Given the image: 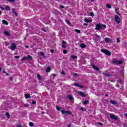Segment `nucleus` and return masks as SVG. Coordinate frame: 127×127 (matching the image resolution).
<instances>
[{
	"instance_id": "obj_1",
	"label": "nucleus",
	"mask_w": 127,
	"mask_h": 127,
	"mask_svg": "<svg viewBox=\"0 0 127 127\" xmlns=\"http://www.w3.org/2000/svg\"><path fill=\"white\" fill-rule=\"evenodd\" d=\"M30 60H32V57H31L30 55L25 56L21 59L22 61H30Z\"/></svg>"
},
{
	"instance_id": "obj_2",
	"label": "nucleus",
	"mask_w": 127,
	"mask_h": 127,
	"mask_svg": "<svg viewBox=\"0 0 127 127\" xmlns=\"http://www.w3.org/2000/svg\"><path fill=\"white\" fill-rule=\"evenodd\" d=\"M101 52L102 53H104V54H106V55H107L108 56H111L112 55V53L110 52V51L107 50L105 49H102L101 50Z\"/></svg>"
},
{
	"instance_id": "obj_3",
	"label": "nucleus",
	"mask_w": 127,
	"mask_h": 127,
	"mask_svg": "<svg viewBox=\"0 0 127 127\" xmlns=\"http://www.w3.org/2000/svg\"><path fill=\"white\" fill-rule=\"evenodd\" d=\"M112 63L114 65H119L120 64H123V61L114 60L112 61Z\"/></svg>"
},
{
	"instance_id": "obj_4",
	"label": "nucleus",
	"mask_w": 127,
	"mask_h": 127,
	"mask_svg": "<svg viewBox=\"0 0 127 127\" xmlns=\"http://www.w3.org/2000/svg\"><path fill=\"white\" fill-rule=\"evenodd\" d=\"M8 48H9V49H11V50H12V51H14V50H15V49H16V44H15V43H13L12 44L11 46L8 47Z\"/></svg>"
},
{
	"instance_id": "obj_5",
	"label": "nucleus",
	"mask_w": 127,
	"mask_h": 127,
	"mask_svg": "<svg viewBox=\"0 0 127 127\" xmlns=\"http://www.w3.org/2000/svg\"><path fill=\"white\" fill-rule=\"evenodd\" d=\"M61 113H63V115L66 114L67 115H72V112H70L69 110H67V111H64V110H61Z\"/></svg>"
},
{
	"instance_id": "obj_6",
	"label": "nucleus",
	"mask_w": 127,
	"mask_h": 127,
	"mask_svg": "<svg viewBox=\"0 0 127 127\" xmlns=\"http://www.w3.org/2000/svg\"><path fill=\"white\" fill-rule=\"evenodd\" d=\"M115 20L117 23H121V18L118 15L115 16Z\"/></svg>"
},
{
	"instance_id": "obj_7",
	"label": "nucleus",
	"mask_w": 127,
	"mask_h": 127,
	"mask_svg": "<svg viewBox=\"0 0 127 127\" xmlns=\"http://www.w3.org/2000/svg\"><path fill=\"white\" fill-rule=\"evenodd\" d=\"M102 27L103 26L100 24H96L95 29L96 30H100V29H102Z\"/></svg>"
},
{
	"instance_id": "obj_8",
	"label": "nucleus",
	"mask_w": 127,
	"mask_h": 127,
	"mask_svg": "<svg viewBox=\"0 0 127 127\" xmlns=\"http://www.w3.org/2000/svg\"><path fill=\"white\" fill-rule=\"evenodd\" d=\"M110 118L111 119H112V120H114L115 121H118L119 119L117 118V116L114 114H111L110 115Z\"/></svg>"
},
{
	"instance_id": "obj_9",
	"label": "nucleus",
	"mask_w": 127,
	"mask_h": 127,
	"mask_svg": "<svg viewBox=\"0 0 127 127\" xmlns=\"http://www.w3.org/2000/svg\"><path fill=\"white\" fill-rule=\"evenodd\" d=\"M78 95L83 97H86V93L83 91H78Z\"/></svg>"
},
{
	"instance_id": "obj_10",
	"label": "nucleus",
	"mask_w": 127,
	"mask_h": 127,
	"mask_svg": "<svg viewBox=\"0 0 127 127\" xmlns=\"http://www.w3.org/2000/svg\"><path fill=\"white\" fill-rule=\"evenodd\" d=\"M74 86H75V87H79V88H81L82 89H83V88H84V86L79 84V83H78L77 82H75L74 83Z\"/></svg>"
},
{
	"instance_id": "obj_11",
	"label": "nucleus",
	"mask_w": 127,
	"mask_h": 127,
	"mask_svg": "<svg viewBox=\"0 0 127 127\" xmlns=\"http://www.w3.org/2000/svg\"><path fill=\"white\" fill-rule=\"evenodd\" d=\"M2 24H4V25H7L8 24V22H7L5 20H2Z\"/></svg>"
},
{
	"instance_id": "obj_12",
	"label": "nucleus",
	"mask_w": 127,
	"mask_h": 127,
	"mask_svg": "<svg viewBox=\"0 0 127 127\" xmlns=\"http://www.w3.org/2000/svg\"><path fill=\"white\" fill-rule=\"evenodd\" d=\"M4 34H5L6 36H10V34H9V32H7V31H4Z\"/></svg>"
},
{
	"instance_id": "obj_13",
	"label": "nucleus",
	"mask_w": 127,
	"mask_h": 127,
	"mask_svg": "<svg viewBox=\"0 0 127 127\" xmlns=\"http://www.w3.org/2000/svg\"><path fill=\"white\" fill-rule=\"evenodd\" d=\"M50 71H51V67L49 66L46 68V72H47V73H49V72H50Z\"/></svg>"
},
{
	"instance_id": "obj_14",
	"label": "nucleus",
	"mask_w": 127,
	"mask_h": 127,
	"mask_svg": "<svg viewBox=\"0 0 127 127\" xmlns=\"http://www.w3.org/2000/svg\"><path fill=\"white\" fill-rule=\"evenodd\" d=\"M80 47H81V48H82V49L86 48V47H87V46L84 43H81L80 44Z\"/></svg>"
},
{
	"instance_id": "obj_15",
	"label": "nucleus",
	"mask_w": 127,
	"mask_h": 127,
	"mask_svg": "<svg viewBox=\"0 0 127 127\" xmlns=\"http://www.w3.org/2000/svg\"><path fill=\"white\" fill-rule=\"evenodd\" d=\"M110 103H111V104H112V105H117V101L114 100H111L110 101Z\"/></svg>"
},
{
	"instance_id": "obj_16",
	"label": "nucleus",
	"mask_w": 127,
	"mask_h": 127,
	"mask_svg": "<svg viewBox=\"0 0 127 127\" xmlns=\"http://www.w3.org/2000/svg\"><path fill=\"white\" fill-rule=\"evenodd\" d=\"M105 42L107 43H108L110 42V41H111V39L110 38L106 37L105 38Z\"/></svg>"
},
{
	"instance_id": "obj_17",
	"label": "nucleus",
	"mask_w": 127,
	"mask_h": 127,
	"mask_svg": "<svg viewBox=\"0 0 127 127\" xmlns=\"http://www.w3.org/2000/svg\"><path fill=\"white\" fill-rule=\"evenodd\" d=\"M84 21H85V22H87V23H89V22H92V20H89L87 18H85L84 19Z\"/></svg>"
},
{
	"instance_id": "obj_18",
	"label": "nucleus",
	"mask_w": 127,
	"mask_h": 127,
	"mask_svg": "<svg viewBox=\"0 0 127 127\" xmlns=\"http://www.w3.org/2000/svg\"><path fill=\"white\" fill-rule=\"evenodd\" d=\"M95 38V40H97V41L100 40V36L96 35L94 36Z\"/></svg>"
},
{
	"instance_id": "obj_19",
	"label": "nucleus",
	"mask_w": 127,
	"mask_h": 127,
	"mask_svg": "<svg viewBox=\"0 0 127 127\" xmlns=\"http://www.w3.org/2000/svg\"><path fill=\"white\" fill-rule=\"evenodd\" d=\"M103 74L106 77H108V78H109L110 77H111V74H109V73H103Z\"/></svg>"
},
{
	"instance_id": "obj_20",
	"label": "nucleus",
	"mask_w": 127,
	"mask_h": 127,
	"mask_svg": "<svg viewBox=\"0 0 127 127\" xmlns=\"http://www.w3.org/2000/svg\"><path fill=\"white\" fill-rule=\"evenodd\" d=\"M71 58H72V59H77V57L75 55H72L70 56Z\"/></svg>"
},
{
	"instance_id": "obj_21",
	"label": "nucleus",
	"mask_w": 127,
	"mask_h": 127,
	"mask_svg": "<svg viewBox=\"0 0 127 127\" xmlns=\"http://www.w3.org/2000/svg\"><path fill=\"white\" fill-rule=\"evenodd\" d=\"M82 103L83 105H88V104H89V102L88 100H85Z\"/></svg>"
},
{
	"instance_id": "obj_22",
	"label": "nucleus",
	"mask_w": 127,
	"mask_h": 127,
	"mask_svg": "<svg viewBox=\"0 0 127 127\" xmlns=\"http://www.w3.org/2000/svg\"><path fill=\"white\" fill-rule=\"evenodd\" d=\"M37 79H38V80H41V76L40 75V74H38L37 75Z\"/></svg>"
},
{
	"instance_id": "obj_23",
	"label": "nucleus",
	"mask_w": 127,
	"mask_h": 127,
	"mask_svg": "<svg viewBox=\"0 0 127 127\" xmlns=\"http://www.w3.org/2000/svg\"><path fill=\"white\" fill-rule=\"evenodd\" d=\"M12 12H13V13H14V14H15L16 16H17V13L16 12V11H15V9L13 8V9H12Z\"/></svg>"
},
{
	"instance_id": "obj_24",
	"label": "nucleus",
	"mask_w": 127,
	"mask_h": 127,
	"mask_svg": "<svg viewBox=\"0 0 127 127\" xmlns=\"http://www.w3.org/2000/svg\"><path fill=\"white\" fill-rule=\"evenodd\" d=\"M29 98H30V95H29V94H25V98L26 99H29Z\"/></svg>"
},
{
	"instance_id": "obj_25",
	"label": "nucleus",
	"mask_w": 127,
	"mask_h": 127,
	"mask_svg": "<svg viewBox=\"0 0 127 127\" xmlns=\"http://www.w3.org/2000/svg\"><path fill=\"white\" fill-rule=\"evenodd\" d=\"M106 7H108V8H112V5L107 4H106Z\"/></svg>"
},
{
	"instance_id": "obj_26",
	"label": "nucleus",
	"mask_w": 127,
	"mask_h": 127,
	"mask_svg": "<svg viewBox=\"0 0 127 127\" xmlns=\"http://www.w3.org/2000/svg\"><path fill=\"white\" fill-rule=\"evenodd\" d=\"M74 31H75V32H77V33H81V31L79 29H75L74 30Z\"/></svg>"
},
{
	"instance_id": "obj_27",
	"label": "nucleus",
	"mask_w": 127,
	"mask_h": 127,
	"mask_svg": "<svg viewBox=\"0 0 127 127\" xmlns=\"http://www.w3.org/2000/svg\"><path fill=\"white\" fill-rule=\"evenodd\" d=\"M68 99H69V100H74V98L71 95L68 96Z\"/></svg>"
},
{
	"instance_id": "obj_28",
	"label": "nucleus",
	"mask_w": 127,
	"mask_h": 127,
	"mask_svg": "<svg viewBox=\"0 0 127 127\" xmlns=\"http://www.w3.org/2000/svg\"><path fill=\"white\" fill-rule=\"evenodd\" d=\"M63 52L64 54H67V53H68V51L66 50H64L63 51Z\"/></svg>"
},
{
	"instance_id": "obj_29",
	"label": "nucleus",
	"mask_w": 127,
	"mask_h": 127,
	"mask_svg": "<svg viewBox=\"0 0 127 127\" xmlns=\"http://www.w3.org/2000/svg\"><path fill=\"white\" fill-rule=\"evenodd\" d=\"M94 69H95V70H96L97 71H99L100 70V68H99V67L98 66H94V68H93Z\"/></svg>"
},
{
	"instance_id": "obj_30",
	"label": "nucleus",
	"mask_w": 127,
	"mask_h": 127,
	"mask_svg": "<svg viewBox=\"0 0 127 127\" xmlns=\"http://www.w3.org/2000/svg\"><path fill=\"white\" fill-rule=\"evenodd\" d=\"M80 111H82V112H84V111L86 112V109H84V108H83V107H81L80 108Z\"/></svg>"
},
{
	"instance_id": "obj_31",
	"label": "nucleus",
	"mask_w": 127,
	"mask_h": 127,
	"mask_svg": "<svg viewBox=\"0 0 127 127\" xmlns=\"http://www.w3.org/2000/svg\"><path fill=\"white\" fill-rule=\"evenodd\" d=\"M5 116L8 118V119H9V113L8 112H6L5 113Z\"/></svg>"
},
{
	"instance_id": "obj_32",
	"label": "nucleus",
	"mask_w": 127,
	"mask_h": 127,
	"mask_svg": "<svg viewBox=\"0 0 127 127\" xmlns=\"http://www.w3.org/2000/svg\"><path fill=\"white\" fill-rule=\"evenodd\" d=\"M115 11H116V13H117L118 15H121V14L120 13H119V11H118V9H116Z\"/></svg>"
},
{
	"instance_id": "obj_33",
	"label": "nucleus",
	"mask_w": 127,
	"mask_h": 127,
	"mask_svg": "<svg viewBox=\"0 0 127 127\" xmlns=\"http://www.w3.org/2000/svg\"><path fill=\"white\" fill-rule=\"evenodd\" d=\"M29 126H30V127H33V123L32 122H30L29 123Z\"/></svg>"
},
{
	"instance_id": "obj_34",
	"label": "nucleus",
	"mask_w": 127,
	"mask_h": 127,
	"mask_svg": "<svg viewBox=\"0 0 127 127\" xmlns=\"http://www.w3.org/2000/svg\"><path fill=\"white\" fill-rule=\"evenodd\" d=\"M6 10H10V7L9 6H6Z\"/></svg>"
},
{
	"instance_id": "obj_35",
	"label": "nucleus",
	"mask_w": 127,
	"mask_h": 127,
	"mask_svg": "<svg viewBox=\"0 0 127 127\" xmlns=\"http://www.w3.org/2000/svg\"><path fill=\"white\" fill-rule=\"evenodd\" d=\"M56 109L58 111H60L61 110V108H60L58 106H56Z\"/></svg>"
},
{
	"instance_id": "obj_36",
	"label": "nucleus",
	"mask_w": 127,
	"mask_h": 127,
	"mask_svg": "<svg viewBox=\"0 0 127 127\" xmlns=\"http://www.w3.org/2000/svg\"><path fill=\"white\" fill-rule=\"evenodd\" d=\"M90 16H92V17L94 16V12H91L90 13Z\"/></svg>"
},
{
	"instance_id": "obj_37",
	"label": "nucleus",
	"mask_w": 127,
	"mask_h": 127,
	"mask_svg": "<svg viewBox=\"0 0 127 127\" xmlns=\"http://www.w3.org/2000/svg\"><path fill=\"white\" fill-rule=\"evenodd\" d=\"M8 1H9V2H14L15 1V0H7Z\"/></svg>"
},
{
	"instance_id": "obj_38",
	"label": "nucleus",
	"mask_w": 127,
	"mask_h": 127,
	"mask_svg": "<svg viewBox=\"0 0 127 127\" xmlns=\"http://www.w3.org/2000/svg\"><path fill=\"white\" fill-rule=\"evenodd\" d=\"M66 23H67V24H68V25H70V21H69V20H66Z\"/></svg>"
},
{
	"instance_id": "obj_39",
	"label": "nucleus",
	"mask_w": 127,
	"mask_h": 127,
	"mask_svg": "<svg viewBox=\"0 0 127 127\" xmlns=\"http://www.w3.org/2000/svg\"><path fill=\"white\" fill-rule=\"evenodd\" d=\"M40 54L41 55V56H44V53L43 52H40Z\"/></svg>"
},
{
	"instance_id": "obj_40",
	"label": "nucleus",
	"mask_w": 127,
	"mask_h": 127,
	"mask_svg": "<svg viewBox=\"0 0 127 127\" xmlns=\"http://www.w3.org/2000/svg\"><path fill=\"white\" fill-rule=\"evenodd\" d=\"M62 43L63 45H65V44H66V41H63Z\"/></svg>"
},
{
	"instance_id": "obj_41",
	"label": "nucleus",
	"mask_w": 127,
	"mask_h": 127,
	"mask_svg": "<svg viewBox=\"0 0 127 127\" xmlns=\"http://www.w3.org/2000/svg\"><path fill=\"white\" fill-rule=\"evenodd\" d=\"M32 104L33 105H36V102L35 101H33L32 102Z\"/></svg>"
},
{
	"instance_id": "obj_42",
	"label": "nucleus",
	"mask_w": 127,
	"mask_h": 127,
	"mask_svg": "<svg viewBox=\"0 0 127 127\" xmlns=\"http://www.w3.org/2000/svg\"><path fill=\"white\" fill-rule=\"evenodd\" d=\"M119 42H121V41H120L119 38L117 39V43H119Z\"/></svg>"
},
{
	"instance_id": "obj_43",
	"label": "nucleus",
	"mask_w": 127,
	"mask_h": 127,
	"mask_svg": "<svg viewBox=\"0 0 127 127\" xmlns=\"http://www.w3.org/2000/svg\"><path fill=\"white\" fill-rule=\"evenodd\" d=\"M73 76L74 77H77V76H78V74L77 73H74L73 74Z\"/></svg>"
},
{
	"instance_id": "obj_44",
	"label": "nucleus",
	"mask_w": 127,
	"mask_h": 127,
	"mask_svg": "<svg viewBox=\"0 0 127 127\" xmlns=\"http://www.w3.org/2000/svg\"><path fill=\"white\" fill-rule=\"evenodd\" d=\"M61 74H62V75H66V73H65V72H64V71H63L61 72Z\"/></svg>"
},
{
	"instance_id": "obj_45",
	"label": "nucleus",
	"mask_w": 127,
	"mask_h": 127,
	"mask_svg": "<svg viewBox=\"0 0 127 127\" xmlns=\"http://www.w3.org/2000/svg\"><path fill=\"white\" fill-rule=\"evenodd\" d=\"M97 125H99L100 126H103V123H100V122H98L97 123Z\"/></svg>"
},
{
	"instance_id": "obj_46",
	"label": "nucleus",
	"mask_w": 127,
	"mask_h": 127,
	"mask_svg": "<svg viewBox=\"0 0 127 127\" xmlns=\"http://www.w3.org/2000/svg\"><path fill=\"white\" fill-rule=\"evenodd\" d=\"M50 52H51V53H54V50L51 49V50H50Z\"/></svg>"
},
{
	"instance_id": "obj_47",
	"label": "nucleus",
	"mask_w": 127,
	"mask_h": 127,
	"mask_svg": "<svg viewBox=\"0 0 127 127\" xmlns=\"http://www.w3.org/2000/svg\"><path fill=\"white\" fill-rule=\"evenodd\" d=\"M14 58H16V59H18V58H19V56H16L14 57Z\"/></svg>"
},
{
	"instance_id": "obj_48",
	"label": "nucleus",
	"mask_w": 127,
	"mask_h": 127,
	"mask_svg": "<svg viewBox=\"0 0 127 127\" xmlns=\"http://www.w3.org/2000/svg\"><path fill=\"white\" fill-rule=\"evenodd\" d=\"M91 65H92V66L93 67V68H94V67L96 66V65H95V64H93V63H92V64H91Z\"/></svg>"
},
{
	"instance_id": "obj_49",
	"label": "nucleus",
	"mask_w": 127,
	"mask_h": 127,
	"mask_svg": "<svg viewBox=\"0 0 127 127\" xmlns=\"http://www.w3.org/2000/svg\"><path fill=\"white\" fill-rule=\"evenodd\" d=\"M0 8L1 9H2V10H4V7H2V6H0Z\"/></svg>"
},
{
	"instance_id": "obj_50",
	"label": "nucleus",
	"mask_w": 127,
	"mask_h": 127,
	"mask_svg": "<svg viewBox=\"0 0 127 127\" xmlns=\"http://www.w3.org/2000/svg\"><path fill=\"white\" fill-rule=\"evenodd\" d=\"M60 7H61L62 8H64L65 7V6H64V5H61Z\"/></svg>"
},
{
	"instance_id": "obj_51",
	"label": "nucleus",
	"mask_w": 127,
	"mask_h": 127,
	"mask_svg": "<svg viewBox=\"0 0 127 127\" xmlns=\"http://www.w3.org/2000/svg\"><path fill=\"white\" fill-rule=\"evenodd\" d=\"M62 48H66V46H65V45H63L62 46Z\"/></svg>"
},
{
	"instance_id": "obj_52",
	"label": "nucleus",
	"mask_w": 127,
	"mask_h": 127,
	"mask_svg": "<svg viewBox=\"0 0 127 127\" xmlns=\"http://www.w3.org/2000/svg\"><path fill=\"white\" fill-rule=\"evenodd\" d=\"M17 127H22V126H21V125H17Z\"/></svg>"
},
{
	"instance_id": "obj_53",
	"label": "nucleus",
	"mask_w": 127,
	"mask_h": 127,
	"mask_svg": "<svg viewBox=\"0 0 127 127\" xmlns=\"http://www.w3.org/2000/svg\"><path fill=\"white\" fill-rule=\"evenodd\" d=\"M83 25H85V26H88V24L87 23H83Z\"/></svg>"
},
{
	"instance_id": "obj_54",
	"label": "nucleus",
	"mask_w": 127,
	"mask_h": 127,
	"mask_svg": "<svg viewBox=\"0 0 127 127\" xmlns=\"http://www.w3.org/2000/svg\"><path fill=\"white\" fill-rule=\"evenodd\" d=\"M53 77H56L57 75L56 74H53Z\"/></svg>"
},
{
	"instance_id": "obj_55",
	"label": "nucleus",
	"mask_w": 127,
	"mask_h": 127,
	"mask_svg": "<svg viewBox=\"0 0 127 127\" xmlns=\"http://www.w3.org/2000/svg\"><path fill=\"white\" fill-rule=\"evenodd\" d=\"M10 80L11 81H13V79H12V77H10Z\"/></svg>"
},
{
	"instance_id": "obj_56",
	"label": "nucleus",
	"mask_w": 127,
	"mask_h": 127,
	"mask_svg": "<svg viewBox=\"0 0 127 127\" xmlns=\"http://www.w3.org/2000/svg\"><path fill=\"white\" fill-rule=\"evenodd\" d=\"M94 1H95V0H91V2H94Z\"/></svg>"
},
{
	"instance_id": "obj_57",
	"label": "nucleus",
	"mask_w": 127,
	"mask_h": 127,
	"mask_svg": "<svg viewBox=\"0 0 127 127\" xmlns=\"http://www.w3.org/2000/svg\"><path fill=\"white\" fill-rule=\"evenodd\" d=\"M71 127V124H68V127Z\"/></svg>"
},
{
	"instance_id": "obj_58",
	"label": "nucleus",
	"mask_w": 127,
	"mask_h": 127,
	"mask_svg": "<svg viewBox=\"0 0 127 127\" xmlns=\"http://www.w3.org/2000/svg\"><path fill=\"white\" fill-rule=\"evenodd\" d=\"M103 27H104V28H106V25H104Z\"/></svg>"
},
{
	"instance_id": "obj_59",
	"label": "nucleus",
	"mask_w": 127,
	"mask_h": 127,
	"mask_svg": "<svg viewBox=\"0 0 127 127\" xmlns=\"http://www.w3.org/2000/svg\"><path fill=\"white\" fill-rule=\"evenodd\" d=\"M108 96H109V95H108V94L105 95V97H108Z\"/></svg>"
},
{
	"instance_id": "obj_60",
	"label": "nucleus",
	"mask_w": 127,
	"mask_h": 127,
	"mask_svg": "<svg viewBox=\"0 0 127 127\" xmlns=\"http://www.w3.org/2000/svg\"><path fill=\"white\" fill-rule=\"evenodd\" d=\"M125 116L127 117V113H126V114H125Z\"/></svg>"
},
{
	"instance_id": "obj_61",
	"label": "nucleus",
	"mask_w": 127,
	"mask_h": 127,
	"mask_svg": "<svg viewBox=\"0 0 127 127\" xmlns=\"http://www.w3.org/2000/svg\"><path fill=\"white\" fill-rule=\"evenodd\" d=\"M2 12H1V11L0 10V14H1Z\"/></svg>"
},
{
	"instance_id": "obj_62",
	"label": "nucleus",
	"mask_w": 127,
	"mask_h": 127,
	"mask_svg": "<svg viewBox=\"0 0 127 127\" xmlns=\"http://www.w3.org/2000/svg\"><path fill=\"white\" fill-rule=\"evenodd\" d=\"M25 47H26V48H28L29 47V46H26Z\"/></svg>"
},
{
	"instance_id": "obj_63",
	"label": "nucleus",
	"mask_w": 127,
	"mask_h": 127,
	"mask_svg": "<svg viewBox=\"0 0 127 127\" xmlns=\"http://www.w3.org/2000/svg\"><path fill=\"white\" fill-rule=\"evenodd\" d=\"M0 71H1V67L0 66Z\"/></svg>"
},
{
	"instance_id": "obj_64",
	"label": "nucleus",
	"mask_w": 127,
	"mask_h": 127,
	"mask_svg": "<svg viewBox=\"0 0 127 127\" xmlns=\"http://www.w3.org/2000/svg\"><path fill=\"white\" fill-rule=\"evenodd\" d=\"M44 31H45V30L44 29Z\"/></svg>"
}]
</instances>
